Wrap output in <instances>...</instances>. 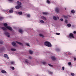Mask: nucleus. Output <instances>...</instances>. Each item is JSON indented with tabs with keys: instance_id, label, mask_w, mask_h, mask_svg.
I'll return each mask as SVG.
<instances>
[{
	"instance_id": "3",
	"label": "nucleus",
	"mask_w": 76,
	"mask_h": 76,
	"mask_svg": "<svg viewBox=\"0 0 76 76\" xmlns=\"http://www.w3.org/2000/svg\"><path fill=\"white\" fill-rule=\"evenodd\" d=\"M55 11L56 13H59V8L58 7H56L55 9Z\"/></svg>"
},
{
	"instance_id": "12",
	"label": "nucleus",
	"mask_w": 76,
	"mask_h": 76,
	"mask_svg": "<svg viewBox=\"0 0 76 76\" xmlns=\"http://www.w3.org/2000/svg\"><path fill=\"white\" fill-rule=\"evenodd\" d=\"M25 62L27 64H29V62H28V59H26L25 60Z\"/></svg>"
},
{
	"instance_id": "30",
	"label": "nucleus",
	"mask_w": 76,
	"mask_h": 76,
	"mask_svg": "<svg viewBox=\"0 0 76 76\" xmlns=\"http://www.w3.org/2000/svg\"><path fill=\"white\" fill-rule=\"evenodd\" d=\"M47 3H48V4H49V3H50V1L48 0L47 1Z\"/></svg>"
},
{
	"instance_id": "45",
	"label": "nucleus",
	"mask_w": 76,
	"mask_h": 76,
	"mask_svg": "<svg viewBox=\"0 0 76 76\" xmlns=\"http://www.w3.org/2000/svg\"><path fill=\"white\" fill-rule=\"evenodd\" d=\"M50 74H53V72H49Z\"/></svg>"
},
{
	"instance_id": "6",
	"label": "nucleus",
	"mask_w": 76,
	"mask_h": 76,
	"mask_svg": "<svg viewBox=\"0 0 76 76\" xmlns=\"http://www.w3.org/2000/svg\"><path fill=\"white\" fill-rule=\"evenodd\" d=\"M69 36L70 37L72 38H75L74 36H73V34L72 33H70Z\"/></svg>"
},
{
	"instance_id": "32",
	"label": "nucleus",
	"mask_w": 76,
	"mask_h": 76,
	"mask_svg": "<svg viewBox=\"0 0 76 76\" xmlns=\"http://www.w3.org/2000/svg\"><path fill=\"white\" fill-rule=\"evenodd\" d=\"M65 22L66 23H68V21L67 20H65Z\"/></svg>"
},
{
	"instance_id": "17",
	"label": "nucleus",
	"mask_w": 76,
	"mask_h": 76,
	"mask_svg": "<svg viewBox=\"0 0 76 76\" xmlns=\"http://www.w3.org/2000/svg\"><path fill=\"white\" fill-rule=\"evenodd\" d=\"M11 51H16V50L15 48H11Z\"/></svg>"
},
{
	"instance_id": "2",
	"label": "nucleus",
	"mask_w": 76,
	"mask_h": 76,
	"mask_svg": "<svg viewBox=\"0 0 76 76\" xmlns=\"http://www.w3.org/2000/svg\"><path fill=\"white\" fill-rule=\"evenodd\" d=\"M4 25L6 28H7V29H8L10 30V31H12V30H13L12 27L10 26H7L8 24L7 23H4Z\"/></svg>"
},
{
	"instance_id": "31",
	"label": "nucleus",
	"mask_w": 76,
	"mask_h": 76,
	"mask_svg": "<svg viewBox=\"0 0 76 76\" xmlns=\"http://www.w3.org/2000/svg\"><path fill=\"white\" fill-rule=\"evenodd\" d=\"M0 44H3V42L1 41H0Z\"/></svg>"
},
{
	"instance_id": "50",
	"label": "nucleus",
	"mask_w": 76,
	"mask_h": 76,
	"mask_svg": "<svg viewBox=\"0 0 76 76\" xmlns=\"http://www.w3.org/2000/svg\"><path fill=\"white\" fill-rule=\"evenodd\" d=\"M65 10H66V8H65Z\"/></svg>"
},
{
	"instance_id": "22",
	"label": "nucleus",
	"mask_w": 76,
	"mask_h": 76,
	"mask_svg": "<svg viewBox=\"0 0 76 76\" xmlns=\"http://www.w3.org/2000/svg\"><path fill=\"white\" fill-rule=\"evenodd\" d=\"M40 22L41 23H44V21H43V20H41Z\"/></svg>"
},
{
	"instance_id": "8",
	"label": "nucleus",
	"mask_w": 76,
	"mask_h": 76,
	"mask_svg": "<svg viewBox=\"0 0 76 76\" xmlns=\"http://www.w3.org/2000/svg\"><path fill=\"white\" fill-rule=\"evenodd\" d=\"M16 43L18 44H19L20 45H23V44L22 43L19 42L18 41H16Z\"/></svg>"
},
{
	"instance_id": "5",
	"label": "nucleus",
	"mask_w": 76,
	"mask_h": 76,
	"mask_svg": "<svg viewBox=\"0 0 76 76\" xmlns=\"http://www.w3.org/2000/svg\"><path fill=\"white\" fill-rule=\"evenodd\" d=\"M21 7V6L20 5H17L15 6V8L16 9H19V8H20Z\"/></svg>"
},
{
	"instance_id": "37",
	"label": "nucleus",
	"mask_w": 76,
	"mask_h": 76,
	"mask_svg": "<svg viewBox=\"0 0 76 76\" xmlns=\"http://www.w3.org/2000/svg\"><path fill=\"white\" fill-rule=\"evenodd\" d=\"M26 45L27 46H28L29 47H30V45H29V43H27L26 44Z\"/></svg>"
},
{
	"instance_id": "40",
	"label": "nucleus",
	"mask_w": 76,
	"mask_h": 76,
	"mask_svg": "<svg viewBox=\"0 0 76 76\" xmlns=\"http://www.w3.org/2000/svg\"><path fill=\"white\" fill-rule=\"evenodd\" d=\"M72 64V63H71V62H69L68 63V64L69 65H71V64Z\"/></svg>"
},
{
	"instance_id": "26",
	"label": "nucleus",
	"mask_w": 76,
	"mask_h": 76,
	"mask_svg": "<svg viewBox=\"0 0 76 76\" xmlns=\"http://www.w3.org/2000/svg\"><path fill=\"white\" fill-rule=\"evenodd\" d=\"M18 13L19 15H22V12H19Z\"/></svg>"
},
{
	"instance_id": "29",
	"label": "nucleus",
	"mask_w": 76,
	"mask_h": 76,
	"mask_svg": "<svg viewBox=\"0 0 76 76\" xmlns=\"http://www.w3.org/2000/svg\"><path fill=\"white\" fill-rule=\"evenodd\" d=\"M56 50L57 51H60V49L59 48H56Z\"/></svg>"
},
{
	"instance_id": "7",
	"label": "nucleus",
	"mask_w": 76,
	"mask_h": 76,
	"mask_svg": "<svg viewBox=\"0 0 76 76\" xmlns=\"http://www.w3.org/2000/svg\"><path fill=\"white\" fill-rule=\"evenodd\" d=\"M17 4L18 6H21V5H22V3H20V2L19 1H17Z\"/></svg>"
},
{
	"instance_id": "34",
	"label": "nucleus",
	"mask_w": 76,
	"mask_h": 76,
	"mask_svg": "<svg viewBox=\"0 0 76 76\" xmlns=\"http://www.w3.org/2000/svg\"><path fill=\"white\" fill-rule=\"evenodd\" d=\"M49 66H50V67H53V65H51L50 64H48Z\"/></svg>"
},
{
	"instance_id": "41",
	"label": "nucleus",
	"mask_w": 76,
	"mask_h": 76,
	"mask_svg": "<svg viewBox=\"0 0 76 76\" xmlns=\"http://www.w3.org/2000/svg\"><path fill=\"white\" fill-rule=\"evenodd\" d=\"M12 70H14L15 69V68H14L13 67H12Z\"/></svg>"
},
{
	"instance_id": "21",
	"label": "nucleus",
	"mask_w": 76,
	"mask_h": 76,
	"mask_svg": "<svg viewBox=\"0 0 76 76\" xmlns=\"http://www.w3.org/2000/svg\"><path fill=\"white\" fill-rule=\"evenodd\" d=\"M62 16L63 17V18H68L67 16L63 15Z\"/></svg>"
},
{
	"instance_id": "25",
	"label": "nucleus",
	"mask_w": 76,
	"mask_h": 76,
	"mask_svg": "<svg viewBox=\"0 0 76 76\" xmlns=\"http://www.w3.org/2000/svg\"><path fill=\"white\" fill-rule=\"evenodd\" d=\"M67 26L68 27H70V26H71V24H70V23L68 24L67 25Z\"/></svg>"
},
{
	"instance_id": "24",
	"label": "nucleus",
	"mask_w": 76,
	"mask_h": 76,
	"mask_svg": "<svg viewBox=\"0 0 76 76\" xmlns=\"http://www.w3.org/2000/svg\"><path fill=\"white\" fill-rule=\"evenodd\" d=\"M27 16L28 18H30V17H31V15H30L29 14H28L27 15Z\"/></svg>"
},
{
	"instance_id": "14",
	"label": "nucleus",
	"mask_w": 76,
	"mask_h": 76,
	"mask_svg": "<svg viewBox=\"0 0 76 76\" xmlns=\"http://www.w3.org/2000/svg\"><path fill=\"white\" fill-rule=\"evenodd\" d=\"M9 12L10 13H12L13 12V10H10L9 11Z\"/></svg>"
},
{
	"instance_id": "15",
	"label": "nucleus",
	"mask_w": 76,
	"mask_h": 76,
	"mask_svg": "<svg viewBox=\"0 0 76 76\" xmlns=\"http://www.w3.org/2000/svg\"><path fill=\"white\" fill-rule=\"evenodd\" d=\"M1 72L2 73H6L7 72L4 70H2L1 71Z\"/></svg>"
},
{
	"instance_id": "48",
	"label": "nucleus",
	"mask_w": 76,
	"mask_h": 76,
	"mask_svg": "<svg viewBox=\"0 0 76 76\" xmlns=\"http://www.w3.org/2000/svg\"><path fill=\"white\" fill-rule=\"evenodd\" d=\"M62 70H64V67H62Z\"/></svg>"
},
{
	"instance_id": "23",
	"label": "nucleus",
	"mask_w": 76,
	"mask_h": 76,
	"mask_svg": "<svg viewBox=\"0 0 76 76\" xmlns=\"http://www.w3.org/2000/svg\"><path fill=\"white\" fill-rule=\"evenodd\" d=\"M71 12L72 13H75V12L74 10H72L71 11Z\"/></svg>"
},
{
	"instance_id": "18",
	"label": "nucleus",
	"mask_w": 76,
	"mask_h": 76,
	"mask_svg": "<svg viewBox=\"0 0 76 76\" xmlns=\"http://www.w3.org/2000/svg\"><path fill=\"white\" fill-rule=\"evenodd\" d=\"M19 31L20 33H22L23 32V31L22 30L20 29L19 30Z\"/></svg>"
},
{
	"instance_id": "43",
	"label": "nucleus",
	"mask_w": 76,
	"mask_h": 76,
	"mask_svg": "<svg viewBox=\"0 0 76 76\" xmlns=\"http://www.w3.org/2000/svg\"><path fill=\"white\" fill-rule=\"evenodd\" d=\"M8 1H13V0H8Z\"/></svg>"
},
{
	"instance_id": "9",
	"label": "nucleus",
	"mask_w": 76,
	"mask_h": 76,
	"mask_svg": "<svg viewBox=\"0 0 76 76\" xmlns=\"http://www.w3.org/2000/svg\"><path fill=\"white\" fill-rule=\"evenodd\" d=\"M41 18L43 20H47V18H46L44 16H42L41 17Z\"/></svg>"
},
{
	"instance_id": "35",
	"label": "nucleus",
	"mask_w": 76,
	"mask_h": 76,
	"mask_svg": "<svg viewBox=\"0 0 76 76\" xmlns=\"http://www.w3.org/2000/svg\"><path fill=\"white\" fill-rule=\"evenodd\" d=\"M71 75L72 76H75V74L73 73H71Z\"/></svg>"
},
{
	"instance_id": "20",
	"label": "nucleus",
	"mask_w": 76,
	"mask_h": 76,
	"mask_svg": "<svg viewBox=\"0 0 76 76\" xmlns=\"http://www.w3.org/2000/svg\"><path fill=\"white\" fill-rule=\"evenodd\" d=\"M7 55L6 54H4V57H5V58H6L7 57Z\"/></svg>"
},
{
	"instance_id": "13",
	"label": "nucleus",
	"mask_w": 76,
	"mask_h": 76,
	"mask_svg": "<svg viewBox=\"0 0 76 76\" xmlns=\"http://www.w3.org/2000/svg\"><path fill=\"white\" fill-rule=\"evenodd\" d=\"M1 29H3V30H4V31H7V29H6V28H5V27H2L1 28Z\"/></svg>"
},
{
	"instance_id": "4",
	"label": "nucleus",
	"mask_w": 76,
	"mask_h": 76,
	"mask_svg": "<svg viewBox=\"0 0 76 76\" xmlns=\"http://www.w3.org/2000/svg\"><path fill=\"white\" fill-rule=\"evenodd\" d=\"M5 35L7 37H10V35H9V33L8 32H6L4 33Z\"/></svg>"
},
{
	"instance_id": "36",
	"label": "nucleus",
	"mask_w": 76,
	"mask_h": 76,
	"mask_svg": "<svg viewBox=\"0 0 76 76\" xmlns=\"http://www.w3.org/2000/svg\"><path fill=\"white\" fill-rule=\"evenodd\" d=\"M3 19V18L2 17H0V20H2Z\"/></svg>"
},
{
	"instance_id": "42",
	"label": "nucleus",
	"mask_w": 76,
	"mask_h": 76,
	"mask_svg": "<svg viewBox=\"0 0 76 76\" xmlns=\"http://www.w3.org/2000/svg\"><path fill=\"white\" fill-rule=\"evenodd\" d=\"M29 58L30 59H31V58H32V57L31 56H29Z\"/></svg>"
},
{
	"instance_id": "27",
	"label": "nucleus",
	"mask_w": 76,
	"mask_h": 76,
	"mask_svg": "<svg viewBox=\"0 0 76 76\" xmlns=\"http://www.w3.org/2000/svg\"><path fill=\"white\" fill-rule=\"evenodd\" d=\"M53 18L54 20H57V18L56 17L54 16L53 17Z\"/></svg>"
},
{
	"instance_id": "28",
	"label": "nucleus",
	"mask_w": 76,
	"mask_h": 76,
	"mask_svg": "<svg viewBox=\"0 0 76 76\" xmlns=\"http://www.w3.org/2000/svg\"><path fill=\"white\" fill-rule=\"evenodd\" d=\"M30 54H32V53H33V52L31 50H30L29 51Z\"/></svg>"
},
{
	"instance_id": "44",
	"label": "nucleus",
	"mask_w": 76,
	"mask_h": 76,
	"mask_svg": "<svg viewBox=\"0 0 76 76\" xmlns=\"http://www.w3.org/2000/svg\"><path fill=\"white\" fill-rule=\"evenodd\" d=\"M60 20H61V21H63V19L61 18L60 19Z\"/></svg>"
},
{
	"instance_id": "49",
	"label": "nucleus",
	"mask_w": 76,
	"mask_h": 76,
	"mask_svg": "<svg viewBox=\"0 0 76 76\" xmlns=\"http://www.w3.org/2000/svg\"><path fill=\"white\" fill-rule=\"evenodd\" d=\"M6 58H7L8 59H9V57H8V56H7V57Z\"/></svg>"
},
{
	"instance_id": "33",
	"label": "nucleus",
	"mask_w": 76,
	"mask_h": 76,
	"mask_svg": "<svg viewBox=\"0 0 76 76\" xmlns=\"http://www.w3.org/2000/svg\"><path fill=\"white\" fill-rule=\"evenodd\" d=\"M56 35H58L60 34V33H56Z\"/></svg>"
},
{
	"instance_id": "47",
	"label": "nucleus",
	"mask_w": 76,
	"mask_h": 76,
	"mask_svg": "<svg viewBox=\"0 0 76 76\" xmlns=\"http://www.w3.org/2000/svg\"><path fill=\"white\" fill-rule=\"evenodd\" d=\"M74 60L75 61H76V58H74Z\"/></svg>"
},
{
	"instance_id": "38",
	"label": "nucleus",
	"mask_w": 76,
	"mask_h": 76,
	"mask_svg": "<svg viewBox=\"0 0 76 76\" xmlns=\"http://www.w3.org/2000/svg\"><path fill=\"white\" fill-rule=\"evenodd\" d=\"M14 62L13 61H12L11 62V64H14Z\"/></svg>"
},
{
	"instance_id": "19",
	"label": "nucleus",
	"mask_w": 76,
	"mask_h": 76,
	"mask_svg": "<svg viewBox=\"0 0 76 76\" xmlns=\"http://www.w3.org/2000/svg\"><path fill=\"white\" fill-rule=\"evenodd\" d=\"M43 15H48V13L47 12H42Z\"/></svg>"
},
{
	"instance_id": "10",
	"label": "nucleus",
	"mask_w": 76,
	"mask_h": 76,
	"mask_svg": "<svg viewBox=\"0 0 76 76\" xmlns=\"http://www.w3.org/2000/svg\"><path fill=\"white\" fill-rule=\"evenodd\" d=\"M51 59L53 60H56V57L54 56H52L51 57Z\"/></svg>"
},
{
	"instance_id": "46",
	"label": "nucleus",
	"mask_w": 76,
	"mask_h": 76,
	"mask_svg": "<svg viewBox=\"0 0 76 76\" xmlns=\"http://www.w3.org/2000/svg\"><path fill=\"white\" fill-rule=\"evenodd\" d=\"M73 33H74V34H76V31H74L73 32Z\"/></svg>"
},
{
	"instance_id": "1",
	"label": "nucleus",
	"mask_w": 76,
	"mask_h": 76,
	"mask_svg": "<svg viewBox=\"0 0 76 76\" xmlns=\"http://www.w3.org/2000/svg\"><path fill=\"white\" fill-rule=\"evenodd\" d=\"M47 47H51L52 45L51 44V43L48 41H46L45 42L44 44Z\"/></svg>"
},
{
	"instance_id": "51",
	"label": "nucleus",
	"mask_w": 76,
	"mask_h": 76,
	"mask_svg": "<svg viewBox=\"0 0 76 76\" xmlns=\"http://www.w3.org/2000/svg\"><path fill=\"white\" fill-rule=\"evenodd\" d=\"M1 51H3V50H1Z\"/></svg>"
},
{
	"instance_id": "11",
	"label": "nucleus",
	"mask_w": 76,
	"mask_h": 76,
	"mask_svg": "<svg viewBox=\"0 0 76 76\" xmlns=\"http://www.w3.org/2000/svg\"><path fill=\"white\" fill-rule=\"evenodd\" d=\"M12 45L13 46H16V43H15V42H12Z\"/></svg>"
},
{
	"instance_id": "39",
	"label": "nucleus",
	"mask_w": 76,
	"mask_h": 76,
	"mask_svg": "<svg viewBox=\"0 0 76 76\" xmlns=\"http://www.w3.org/2000/svg\"><path fill=\"white\" fill-rule=\"evenodd\" d=\"M42 64H46V62H42Z\"/></svg>"
},
{
	"instance_id": "16",
	"label": "nucleus",
	"mask_w": 76,
	"mask_h": 76,
	"mask_svg": "<svg viewBox=\"0 0 76 76\" xmlns=\"http://www.w3.org/2000/svg\"><path fill=\"white\" fill-rule=\"evenodd\" d=\"M39 36L40 37H42V38H43V37H44V36L41 34H39Z\"/></svg>"
}]
</instances>
